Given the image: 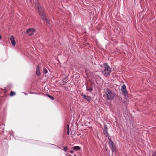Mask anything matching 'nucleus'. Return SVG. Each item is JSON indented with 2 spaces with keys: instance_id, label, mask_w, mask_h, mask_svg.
Instances as JSON below:
<instances>
[{
  "instance_id": "f257e3e1",
  "label": "nucleus",
  "mask_w": 156,
  "mask_h": 156,
  "mask_svg": "<svg viewBox=\"0 0 156 156\" xmlns=\"http://www.w3.org/2000/svg\"><path fill=\"white\" fill-rule=\"evenodd\" d=\"M104 70L102 72V74L105 76H108L110 74L111 69L110 66L106 63L103 64Z\"/></svg>"
},
{
  "instance_id": "f03ea898",
  "label": "nucleus",
  "mask_w": 156,
  "mask_h": 156,
  "mask_svg": "<svg viewBox=\"0 0 156 156\" xmlns=\"http://www.w3.org/2000/svg\"><path fill=\"white\" fill-rule=\"evenodd\" d=\"M39 5H37V9L39 10V13L40 14V15L41 16V17L43 20H45V21L46 22L47 24H50V22L49 21V20L48 19L46 18L45 17L44 15L43 11H42L40 9V7L39 6Z\"/></svg>"
},
{
  "instance_id": "7ed1b4c3",
  "label": "nucleus",
  "mask_w": 156,
  "mask_h": 156,
  "mask_svg": "<svg viewBox=\"0 0 156 156\" xmlns=\"http://www.w3.org/2000/svg\"><path fill=\"white\" fill-rule=\"evenodd\" d=\"M106 98L108 100H112L114 98V94L111 91L109 90H107L106 92Z\"/></svg>"
},
{
  "instance_id": "20e7f679",
  "label": "nucleus",
  "mask_w": 156,
  "mask_h": 156,
  "mask_svg": "<svg viewBox=\"0 0 156 156\" xmlns=\"http://www.w3.org/2000/svg\"><path fill=\"white\" fill-rule=\"evenodd\" d=\"M108 138L109 139L108 144L109 145L110 147H111L112 151H115L116 149L114 143L109 138Z\"/></svg>"
},
{
  "instance_id": "39448f33",
  "label": "nucleus",
  "mask_w": 156,
  "mask_h": 156,
  "mask_svg": "<svg viewBox=\"0 0 156 156\" xmlns=\"http://www.w3.org/2000/svg\"><path fill=\"white\" fill-rule=\"evenodd\" d=\"M121 90L122 92V93L125 96L127 95L128 94L127 91L126 89V87L124 85L122 86L121 87Z\"/></svg>"
},
{
  "instance_id": "423d86ee",
  "label": "nucleus",
  "mask_w": 156,
  "mask_h": 156,
  "mask_svg": "<svg viewBox=\"0 0 156 156\" xmlns=\"http://www.w3.org/2000/svg\"><path fill=\"white\" fill-rule=\"evenodd\" d=\"M35 30L33 28H30L27 30L26 32L28 34H29V36H32L34 34V32H35Z\"/></svg>"
},
{
  "instance_id": "0eeeda50",
  "label": "nucleus",
  "mask_w": 156,
  "mask_h": 156,
  "mask_svg": "<svg viewBox=\"0 0 156 156\" xmlns=\"http://www.w3.org/2000/svg\"><path fill=\"white\" fill-rule=\"evenodd\" d=\"M103 132L104 134L106 135V136H109V135L108 133L107 127L106 125H105L104 126Z\"/></svg>"
},
{
  "instance_id": "6e6552de",
  "label": "nucleus",
  "mask_w": 156,
  "mask_h": 156,
  "mask_svg": "<svg viewBox=\"0 0 156 156\" xmlns=\"http://www.w3.org/2000/svg\"><path fill=\"white\" fill-rule=\"evenodd\" d=\"M83 98L86 100L88 101H91V98L90 97L83 94H81Z\"/></svg>"
},
{
  "instance_id": "1a4fd4ad",
  "label": "nucleus",
  "mask_w": 156,
  "mask_h": 156,
  "mask_svg": "<svg viewBox=\"0 0 156 156\" xmlns=\"http://www.w3.org/2000/svg\"><path fill=\"white\" fill-rule=\"evenodd\" d=\"M10 40L12 45L14 46L16 44V42L15 40L14 37L12 35L10 37Z\"/></svg>"
},
{
  "instance_id": "9d476101",
  "label": "nucleus",
  "mask_w": 156,
  "mask_h": 156,
  "mask_svg": "<svg viewBox=\"0 0 156 156\" xmlns=\"http://www.w3.org/2000/svg\"><path fill=\"white\" fill-rule=\"evenodd\" d=\"M36 73V75L38 76H40L41 75L40 67L39 65H38L37 67Z\"/></svg>"
},
{
  "instance_id": "9b49d317",
  "label": "nucleus",
  "mask_w": 156,
  "mask_h": 156,
  "mask_svg": "<svg viewBox=\"0 0 156 156\" xmlns=\"http://www.w3.org/2000/svg\"><path fill=\"white\" fill-rule=\"evenodd\" d=\"M80 149V147L78 146H76L73 147V149L74 150L78 151Z\"/></svg>"
},
{
  "instance_id": "f8f14e48",
  "label": "nucleus",
  "mask_w": 156,
  "mask_h": 156,
  "mask_svg": "<svg viewBox=\"0 0 156 156\" xmlns=\"http://www.w3.org/2000/svg\"><path fill=\"white\" fill-rule=\"evenodd\" d=\"M86 90H87L91 92L93 90V88L92 87H87Z\"/></svg>"
},
{
  "instance_id": "ddd939ff",
  "label": "nucleus",
  "mask_w": 156,
  "mask_h": 156,
  "mask_svg": "<svg viewBox=\"0 0 156 156\" xmlns=\"http://www.w3.org/2000/svg\"><path fill=\"white\" fill-rule=\"evenodd\" d=\"M67 78H65L64 79H63L62 80V83H66V81L67 80Z\"/></svg>"
},
{
  "instance_id": "4468645a",
  "label": "nucleus",
  "mask_w": 156,
  "mask_h": 156,
  "mask_svg": "<svg viewBox=\"0 0 156 156\" xmlns=\"http://www.w3.org/2000/svg\"><path fill=\"white\" fill-rule=\"evenodd\" d=\"M48 71L45 68H44L43 69L44 73L45 74H46L48 73Z\"/></svg>"
},
{
  "instance_id": "2eb2a0df",
  "label": "nucleus",
  "mask_w": 156,
  "mask_h": 156,
  "mask_svg": "<svg viewBox=\"0 0 156 156\" xmlns=\"http://www.w3.org/2000/svg\"><path fill=\"white\" fill-rule=\"evenodd\" d=\"M15 94H16V93L15 92H14L13 91H12L11 92L10 94L11 96H12L13 95H15Z\"/></svg>"
},
{
  "instance_id": "dca6fc26",
  "label": "nucleus",
  "mask_w": 156,
  "mask_h": 156,
  "mask_svg": "<svg viewBox=\"0 0 156 156\" xmlns=\"http://www.w3.org/2000/svg\"><path fill=\"white\" fill-rule=\"evenodd\" d=\"M47 96L51 100H53L54 99V98L53 97L50 96V95L49 94H47Z\"/></svg>"
},
{
  "instance_id": "f3484780",
  "label": "nucleus",
  "mask_w": 156,
  "mask_h": 156,
  "mask_svg": "<svg viewBox=\"0 0 156 156\" xmlns=\"http://www.w3.org/2000/svg\"><path fill=\"white\" fill-rule=\"evenodd\" d=\"M63 150L64 151H66L68 150V148L66 146H65L64 147Z\"/></svg>"
},
{
  "instance_id": "a211bd4d",
  "label": "nucleus",
  "mask_w": 156,
  "mask_h": 156,
  "mask_svg": "<svg viewBox=\"0 0 156 156\" xmlns=\"http://www.w3.org/2000/svg\"><path fill=\"white\" fill-rule=\"evenodd\" d=\"M67 131H69V127L68 125H67Z\"/></svg>"
},
{
  "instance_id": "6ab92c4d",
  "label": "nucleus",
  "mask_w": 156,
  "mask_h": 156,
  "mask_svg": "<svg viewBox=\"0 0 156 156\" xmlns=\"http://www.w3.org/2000/svg\"><path fill=\"white\" fill-rule=\"evenodd\" d=\"M152 156H156V151L153 153Z\"/></svg>"
},
{
  "instance_id": "aec40b11",
  "label": "nucleus",
  "mask_w": 156,
  "mask_h": 156,
  "mask_svg": "<svg viewBox=\"0 0 156 156\" xmlns=\"http://www.w3.org/2000/svg\"><path fill=\"white\" fill-rule=\"evenodd\" d=\"M69 131H67V134L69 135Z\"/></svg>"
},
{
  "instance_id": "412c9836",
  "label": "nucleus",
  "mask_w": 156,
  "mask_h": 156,
  "mask_svg": "<svg viewBox=\"0 0 156 156\" xmlns=\"http://www.w3.org/2000/svg\"><path fill=\"white\" fill-rule=\"evenodd\" d=\"M70 152L71 154H73V151H70Z\"/></svg>"
},
{
  "instance_id": "4be33fe9",
  "label": "nucleus",
  "mask_w": 156,
  "mask_h": 156,
  "mask_svg": "<svg viewBox=\"0 0 156 156\" xmlns=\"http://www.w3.org/2000/svg\"><path fill=\"white\" fill-rule=\"evenodd\" d=\"M2 37L1 35H0V39Z\"/></svg>"
},
{
  "instance_id": "5701e85b",
  "label": "nucleus",
  "mask_w": 156,
  "mask_h": 156,
  "mask_svg": "<svg viewBox=\"0 0 156 156\" xmlns=\"http://www.w3.org/2000/svg\"><path fill=\"white\" fill-rule=\"evenodd\" d=\"M24 94H25V95H27V94H26V93H24Z\"/></svg>"
},
{
  "instance_id": "b1692460",
  "label": "nucleus",
  "mask_w": 156,
  "mask_h": 156,
  "mask_svg": "<svg viewBox=\"0 0 156 156\" xmlns=\"http://www.w3.org/2000/svg\"><path fill=\"white\" fill-rule=\"evenodd\" d=\"M69 156H72V155H69Z\"/></svg>"
}]
</instances>
